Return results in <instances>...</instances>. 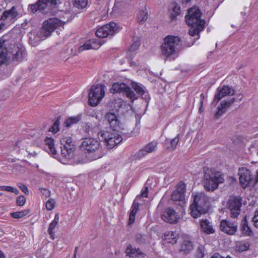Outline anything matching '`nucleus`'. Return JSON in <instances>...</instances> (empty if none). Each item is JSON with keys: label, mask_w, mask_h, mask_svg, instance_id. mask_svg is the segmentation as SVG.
Wrapping results in <instances>:
<instances>
[{"label": "nucleus", "mask_w": 258, "mask_h": 258, "mask_svg": "<svg viewBox=\"0 0 258 258\" xmlns=\"http://www.w3.org/2000/svg\"><path fill=\"white\" fill-rule=\"evenodd\" d=\"M112 132H106L101 133V137L104 139L107 147L111 149L120 143L122 141L121 137L116 132L119 128V121L115 114L108 112L105 116Z\"/></svg>", "instance_id": "obj_1"}, {"label": "nucleus", "mask_w": 258, "mask_h": 258, "mask_svg": "<svg viewBox=\"0 0 258 258\" xmlns=\"http://www.w3.org/2000/svg\"><path fill=\"white\" fill-rule=\"evenodd\" d=\"M80 148L87 154V157L91 161L99 159L105 154L100 142L92 138L84 139L81 144Z\"/></svg>", "instance_id": "obj_2"}, {"label": "nucleus", "mask_w": 258, "mask_h": 258, "mask_svg": "<svg viewBox=\"0 0 258 258\" xmlns=\"http://www.w3.org/2000/svg\"><path fill=\"white\" fill-rule=\"evenodd\" d=\"M192 197L193 202L189 207L190 214L192 217L197 218L209 211L210 199L203 192L192 194Z\"/></svg>", "instance_id": "obj_3"}, {"label": "nucleus", "mask_w": 258, "mask_h": 258, "mask_svg": "<svg viewBox=\"0 0 258 258\" xmlns=\"http://www.w3.org/2000/svg\"><path fill=\"white\" fill-rule=\"evenodd\" d=\"M181 40L178 36L168 35L164 38L161 45L162 55L168 57L181 49Z\"/></svg>", "instance_id": "obj_4"}, {"label": "nucleus", "mask_w": 258, "mask_h": 258, "mask_svg": "<svg viewBox=\"0 0 258 258\" xmlns=\"http://www.w3.org/2000/svg\"><path fill=\"white\" fill-rule=\"evenodd\" d=\"M61 155L58 160L64 164H71L75 155L76 146L71 138H62L60 140Z\"/></svg>", "instance_id": "obj_5"}, {"label": "nucleus", "mask_w": 258, "mask_h": 258, "mask_svg": "<svg viewBox=\"0 0 258 258\" xmlns=\"http://www.w3.org/2000/svg\"><path fill=\"white\" fill-rule=\"evenodd\" d=\"M203 184L207 191H213L218 188L220 183L224 181L220 172L213 173L211 169H204Z\"/></svg>", "instance_id": "obj_6"}, {"label": "nucleus", "mask_w": 258, "mask_h": 258, "mask_svg": "<svg viewBox=\"0 0 258 258\" xmlns=\"http://www.w3.org/2000/svg\"><path fill=\"white\" fill-rule=\"evenodd\" d=\"M64 23L57 18H54L45 21L43 27L38 35L42 40L51 35V33L57 28L63 27Z\"/></svg>", "instance_id": "obj_7"}, {"label": "nucleus", "mask_w": 258, "mask_h": 258, "mask_svg": "<svg viewBox=\"0 0 258 258\" xmlns=\"http://www.w3.org/2000/svg\"><path fill=\"white\" fill-rule=\"evenodd\" d=\"M202 13L197 7L189 9L188 15L185 17V21L188 25H199L200 30L205 28V21L201 19Z\"/></svg>", "instance_id": "obj_8"}, {"label": "nucleus", "mask_w": 258, "mask_h": 258, "mask_svg": "<svg viewBox=\"0 0 258 258\" xmlns=\"http://www.w3.org/2000/svg\"><path fill=\"white\" fill-rule=\"evenodd\" d=\"M105 86L98 84L93 85L89 93V102L91 106H96L105 96Z\"/></svg>", "instance_id": "obj_9"}, {"label": "nucleus", "mask_w": 258, "mask_h": 258, "mask_svg": "<svg viewBox=\"0 0 258 258\" xmlns=\"http://www.w3.org/2000/svg\"><path fill=\"white\" fill-rule=\"evenodd\" d=\"M110 92L112 93H122L132 102L138 99V97L131 88L123 83L116 82L113 83L110 89Z\"/></svg>", "instance_id": "obj_10"}, {"label": "nucleus", "mask_w": 258, "mask_h": 258, "mask_svg": "<svg viewBox=\"0 0 258 258\" xmlns=\"http://www.w3.org/2000/svg\"><path fill=\"white\" fill-rule=\"evenodd\" d=\"M121 28L114 22H110L99 27L96 31V35L99 38L107 37L109 35H113L118 32Z\"/></svg>", "instance_id": "obj_11"}, {"label": "nucleus", "mask_w": 258, "mask_h": 258, "mask_svg": "<svg viewBox=\"0 0 258 258\" xmlns=\"http://www.w3.org/2000/svg\"><path fill=\"white\" fill-rule=\"evenodd\" d=\"M56 3L55 0H38L37 3L29 5V9L33 13L43 12L49 6H54Z\"/></svg>", "instance_id": "obj_12"}, {"label": "nucleus", "mask_w": 258, "mask_h": 258, "mask_svg": "<svg viewBox=\"0 0 258 258\" xmlns=\"http://www.w3.org/2000/svg\"><path fill=\"white\" fill-rule=\"evenodd\" d=\"M241 202L240 198L231 197L228 202L227 207L230 212L231 216L236 218L240 214Z\"/></svg>", "instance_id": "obj_13"}, {"label": "nucleus", "mask_w": 258, "mask_h": 258, "mask_svg": "<svg viewBox=\"0 0 258 258\" xmlns=\"http://www.w3.org/2000/svg\"><path fill=\"white\" fill-rule=\"evenodd\" d=\"M234 93V90L228 86H223L222 87H218L217 89V93L214 96L212 104L215 106L223 97L228 95H233Z\"/></svg>", "instance_id": "obj_14"}, {"label": "nucleus", "mask_w": 258, "mask_h": 258, "mask_svg": "<svg viewBox=\"0 0 258 258\" xmlns=\"http://www.w3.org/2000/svg\"><path fill=\"white\" fill-rule=\"evenodd\" d=\"M19 13L16 8L12 7L11 9L5 11L1 16V20L8 23H13L18 19Z\"/></svg>", "instance_id": "obj_15"}, {"label": "nucleus", "mask_w": 258, "mask_h": 258, "mask_svg": "<svg viewBox=\"0 0 258 258\" xmlns=\"http://www.w3.org/2000/svg\"><path fill=\"white\" fill-rule=\"evenodd\" d=\"M186 185L180 181L176 185V188L171 194V199L174 201H183L185 198Z\"/></svg>", "instance_id": "obj_16"}, {"label": "nucleus", "mask_w": 258, "mask_h": 258, "mask_svg": "<svg viewBox=\"0 0 258 258\" xmlns=\"http://www.w3.org/2000/svg\"><path fill=\"white\" fill-rule=\"evenodd\" d=\"M162 220L167 223L171 224L176 223L179 217L175 210L172 208H167L161 215Z\"/></svg>", "instance_id": "obj_17"}, {"label": "nucleus", "mask_w": 258, "mask_h": 258, "mask_svg": "<svg viewBox=\"0 0 258 258\" xmlns=\"http://www.w3.org/2000/svg\"><path fill=\"white\" fill-rule=\"evenodd\" d=\"M100 121L97 122L87 123L84 126V131L89 136L98 135L101 136V133H103L101 131Z\"/></svg>", "instance_id": "obj_18"}, {"label": "nucleus", "mask_w": 258, "mask_h": 258, "mask_svg": "<svg viewBox=\"0 0 258 258\" xmlns=\"http://www.w3.org/2000/svg\"><path fill=\"white\" fill-rule=\"evenodd\" d=\"M239 182L242 187L245 188L250 183L251 179L250 171L246 168L239 169Z\"/></svg>", "instance_id": "obj_19"}, {"label": "nucleus", "mask_w": 258, "mask_h": 258, "mask_svg": "<svg viewBox=\"0 0 258 258\" xmlns=\"http://www.w3.org/2000/svg\"><path fill=\"white\" fill-rule=\"evenodd\" d=\"M220 228L224 232L233 235L236 232L237 226L234 223L223 220L220 223Z\"/></svg>", "instance_id": "obj_20"}, {"label": "nucleus", "mask_w": 258, "mask_h": 258, "mask_svg": "<svg viewBox=\"0 0 258 258\" xmlns=\"http://www.w3.org/2000/svg\"><path fill=\"white\" fill-rule=\"evenodd\" d=\"M235 100L234 98L228 99L222 101L217 107V111L215 114V117L219 118L223 115L226 110L231 106Z\"/></svg>", "instance_id": "obj_21"}, {"label": "nucleus", "mask_w": 258, "mask_h": 258, "mask_svg": "<svg viewBox=\"0 0 258 258\" xmlns=\"http://www.w3.org/2000/svg\"><path fill=\"white\" fill-rule=\"evenodd\" d=\"M132 85L134 90L139 95H141L144 99L148 100L149 99L148 92L146 88L142 84L133 82Z\"/></svg>", "instance_id": "obj_22"}, {"label": "nucleus", "mask_w": 258, "mask_h": 258, "mask_svg": "<svg viewBox=\"0 0 258 258\" xmlns=\"http://www.w3.org/2000/svg\"><path fill=\"white\" fill-rule=\"evenodd\" d=\"M98 41L95 39H91L87 41L84 44L80 46L79 48V51L82 52L85 50L97 49L101 46Z\"/></svg>", "instance_id": "obj_23"}, {"label": "nucleus", "mask_w": 258, "mask_h": 258, "mask_svg": "<svg viewBox=\"0 0 258 258\" xmlns=\"http://www.w3.org/2000/svg\"><path fill=\"white\" fill-rule=\"evenodd\" d=\"M44 142L46 146L45 148L48 152L51 154L54 158L58 159V155L54 147V140L51 138L47 137L45 139Z\"/></svg>", "instance_id": "obj_24"}, {"label": "nucleus", "mask_w": 258, "mask_h": 258, "mask_svg": "<svg viewBox=\"0 0 258 258\" xmlns=\"http://www.w3.org/2000/svg\"><path fill=\"white\" fill-rule=\"evenodd\" d=\"M139 203L137 201V199H135L131 207V211L130 213L128 224L131 225L134 223L135 220V217L136 213L139 210Z\"/></svg>", "instance_id": "obj_25"}, {"label": "nucleus", "mask_w": 258, "mask_h": 258, "mask_svg": "<svg viewBox=\"0 0 258 258\" xmlns=\"http://www.w3.org/2000/svg\"><path fill=\"white\" fill-rule=\"evenodd\" d=\"M59 219V214H56L55 215L54 219L51 222L48 228V233L50 235V237L53 240L55 238V232L54 229L58 225Z\"/></svg>", "instance_id": "obj_26"}, {"label": "nucleus", "mask_w": 258, "mask_h": 258, "mask_svg": "<svg viewBox=\"0 0 258 258\" xmlns=\"http://www.w3.org/2000/svg\"><path fill=\"white\" fill-rule=\"evenodd\" d=\"M125 253L127 256H128L131 257H135L136 256L142 255L143 254V253L140 250L139 248L133 247V246L131 244H128L127 245L125 250Z\"/></svg>", "instance_id": "obj_27"}, {"label": "nucleus", "mask_w": 258, "mask_h": 258, "mask_svg": "<svg viewBox=\"0 0 258 258\" xmlns=\"http://www.w3.org/2000/svg\"><path fill=\"white\" fill-rule=\"evenodd\" d=\"M179 238V234L176 231H168L164 234V239L168 243L175 244Z\"/></svg>", "instance_id": "obj_28"}, {"label": "nucleus", "mask_w": 258, "mask_h": 258, "mask_svg": "<svg viewBox=\"0 0 258 258\" xmlns=\"http://www.w3.org/2000/svg\"><path fill=\"white\" fill-rule=\"evenodd\" d=\"M200 226L204 232L207 234L213 233L215 232L211 222L207 219L202 220Z\"/></svg>", "instance_id": "obj_29"}, {"label": "nucleus", "mask_w": 258, "mask_h": 258, "mask_svg": "<svg viewBox=\"0 0 258 258\" xmlns=\"http://www.w3.org/2000/svg\"><path fill=\"white\" fill-rule=\"evenodd\" d=\"M14 52L12 54L13 60L17 61H21L25 54V51L18 46H14Z\"/></svg>", "instance_id": "obj_30"}, {"label": "nucleus", "mask_w": 258, "mask_h": 258, "mask_svg": "<svg viewBox=\"0 0 258 258\" xmlns=\"http://www.w3.org/2000/svg\"><path fill=\"white\" fill-rule=\"evenodd\" d=\"M171 10V17L172 20H174L177 15L180 14V8L176 3H172L170 6Z\"/></svg>", "instance_id": "obj_31"}, {"label": "nucleus", "mask_w": 258, "mask_h": 258, "mask_svg": "<svg viewBox=\"0 0 258 258\" xmlns=\"http://www.w3.org/2000/svg\"><path fill=\"white\" fill-rule=\"evenodd\" d=\"M8 52L5 42H0V64H3L6 61Z\"/></svg>", "instance_id": "obj_32"}, {"label": "nucleus", "mask_w": 258, "mask_h": 258, "mask_svg": "<svg viewBox=\"0 0 258 258\" xmlns=\"http://www.w3.org/2000/svg\"><path fill=\"white\" fill-rule=\"evenodd\" d=\"M241 230L243 234L247 236H250L252 233V231L248 225L246 217L243 218L241 224Z\"/></svg>", "instance_id": "obj_33"}, {"label": "nucleus", "mask_w": 258, "mask_h": 258, "mask_svg": "<svg viewBox=\"0 0 258 258\" xmlns=\"http://www.w3.org/2000/svg\"><path fill=\"white\" fill-rule=\"evenodd\" d=\"M193 249V245L192 242L188 240H185L183 241L181 245L180 250L184 251L185 253H188Z\"/></svg>", "instance_id": "obj_34"}, {"label": "nucleus", "mask_w": 258, "mask_h": 258, "mask_svg": "<svg viewBox=\"0 0 258 258\" xmlns=\"http://www.w3.org/2000/svg\"><path fill=\"white\" fill-rule=\"evenodd\" d=\"M81 118V115H78L75 116L70 117L66 120L64 124L67 127H70L74 124L78 123Z\"/></svg>", "instance_id": "obj_35"}, {"label": "nucleus", "mask_w": 258, "mask_h": 258, "mask_svg": "<svg viewBox=\"0 0 258 258\" xmlns=\"http://www.w3.org/2000/svg\"><path fill=\"white\" fill-rule=\"evenodd\" d=\"M158 143L156 141L151 142L147 144L144 148L148 154L155 152L157 149Z\"/></svg>", "instance_id": "obj_36"}, {"label": "nucleus", "mask_w": 258, "mask_h": 258, "mask_svg": "<svg viewBox=\"0 0 258 258\" xmlns=\"http://www.w3.org/2000/svg\"><path fill=\"white\" fill-rule=\"evenodd\" d=\"M74 6L79 9H83L86 7L88 0H71Z\"/></svg>", "instance_id": "obj_37"}, {"label": "nucleus", "mask_w": 258, "mask_h": 258, "mask_svg": "<svg viewBox=\"0 0 258 258\" xmlns=\"http://www.w3.org/2000/svg\"><path fill=\"white\" fill-rule=\"evenodd\" d=\"M191 27L189 30V34L191 36H195L196 35H198V38L197 39L199 38V33L203 31V30H200L199 28V25H191Z\"/></svg>", "instance_id": "obj_38"}, {"label": "nucleus", "mask_w": 258, "mask_h": 258, "mask_svg": "<svg viewBox=\"0 0 258 258\" xmlns=\"http://www.w3.org/2000/svg\"><path fill=\"white\" fill-rule=\"evenodd\" d=\"M249 246L248 243L240 242L236 244V249L238 251H244L249 248Z\"/></svg>", "instance_id": "obj_39"}, {"label": "nucleus", "mask_w": 258, "mask_h": 258, "mask_svg": "<svg viewBox=\"0 0 258 258\" xmlns=\"http://www.w3.org/2000/svg\"><path fill=\"white\" fill-rule=\"evenodd\" d=\"M29 213L28 210H23L21 211L15 212L11 213V216L15 219H19L27 215Z\"/></svg>", "instance_id": "obj_40"}, {"label": "nucleus", "mask_w": 258, "mask_h": 258, "mask_svg": "<svg viewBox=\"0 0 258 258\" xmlns=\"http://www.w3.org/2000/svg\"><path fill=\"white\" fill-rule=\"evenodd\" d=\"M141 44L140 40L137 38L134 40V42L128 49L130 52L134 51L137 50Z\"/></svg>", "instance_id": "obj_41"}, {"label": "nucleus", "mask_w": 258, "mask_h": 258, "mask_svg": "<svg viewBox=\"0 0 258 258\" xmlns=\"http://www.w3.org/2000/svg\"><path fill=\"white\" fill-rule=\"evenodd\" d=\"M60 117H58L53 125L49 128V131L52 133H56L59 130V125L60 123Z\"/></svg>", "instance_id": "obj_42"}, {"label": "nucleus", "mask_w": 258, "mask_h": 258, "mask_svg": "<svg viewBox=\"0 0 258 258\" xmlns=\"http://www.w3.org/2000/svg\"><path fill=\"white\" fill-rule=\"evenodd\" d=\"M138 17L139 22L144 23L148 18L147 12L145 10L140 11Z\"/></svg>", "instance_id": "obj_43"}, {"label": "nucleus", "mask_w": 258, "mask_h": 258, "mask_svg": "<svg viewBox=\"0 0 258 258\" xmlns=\"http://www.w3.org/2000/svg\"><path fill=\"white\" fill-rule=\"evenodd\" d=\"M147 154L148 153L145 149L143 148L135 154V157L136 159H140L145 157Z\"/></svg>", "instance_id": "obj_44"}, {"label": "nucleus", "mask_w": 258, "mask_h": 258, "mask_svg": "<svg viewBox=\"0 0 258 258\" xmlns=\"http://www.w3.org/2000/svg\"><path fill=\"white\" fill-rule=\"evenodd\" d=\"M179 141V134H178L174 139L171 140L170 145H171V147H172V151L175 149Z\"/></svg>", "instance_id": "obj_45"}, {"label": "nucleus", "mask_w": 258, "mask_h": 258, "mask_svg": "<svg viewBox=\"0 0 258 258\" xmlns=\"http://www.w3.org/2000/svg\"><path fill=\"white\" fill-rule=\"evenodd\" d=\"M55 202L53 199L48 200L46 203V208L47 210L50 211L54 208Z\"/></svg>", "instance_id": "obj_46"}, {"label": "nucleus", "mask_w": 258, "mask_h": 258, "mask_svg": "<svg viewBox=\"0 0 258 258\" xmlns=\"http://www.w3.org/2000/svg\"><path fill=\"white\" fill-rule=\"evenodd\" d=\"M26 203V199L23 196H20L17 198L16 203L19 206H23Z\"/></svg>", "instance_id": "obj_47"}, {"label": "nucleus", "mask_w": 258, "mask_h": 258, "mask_svg": "<svg viewBox=\"0 0 258 258\" xmlns=\"http://www.w3.org/2000/svg\"><path fill=\"white\" fill-rule=\"evenodd\" d=\"M17 186L21 189V190L25 193L26 195L29 194V190L27 186L22 183H18Z\"/></svg>", "instance_id": "obj_48"}, {"label": "nucleus", "mask_w": 258, "mask_h": 258, "mask_svg": "<svg viewBox=\"0 0 258 258\" xmlns=\"http://www.w3.org/2000/svg\"><path fill=\"white\" fill-rule=\"evenodd\" d=\"M148 195V186H146L145 187L144 190L142 191L141 194L137 196V197L135 199H137V201H138V200L139 199H140L142 197L147 198Z\"/></svg>", "instance_id": "obj_49"}, {"label": "nucleus", "mask_w": 258, "mask_h": 258, "mask_svg": "<svg viewBox=\"0 0 258 258\" xmlns=\"http://www.w3.org/2000/svg\"><path fill=\"white\" fill-rule=\"evenodd\" d=\"M6 191L13 192L16 195H18L19 194V191L17 188L11 186H6Z\"/></svg>", "instance_id": "obj_50"}, {"label": "nucleus", "mask_w": 258, "mask_h": 258, "mask_svg": "<svg viewBox=\"0 0 258 258\" xmlns=\"http://www.w3.org/2000/svg\"><path fill=\"white\" fill-rule=\"evenodd\" d=\"M171 139H166L164 142V145L168 150L172 151V147H171V145H170Z\"/></svg>", "instance_id": "obj_51"}, {"label": "nucleus", "mask_w": 258, "mask_h": 258, "mask_svg": "<svg viewBox=\"0 0 258 258\" xmlns=\"http://www.w3.org/2000/svg\"><path fill=\"white\" fill-rule=\"evenodd\" d=\"M40 189L41 190V193L45 197H48L50 196V192L48 189L43 188H40Z\"/></svg>", "instance_id": "obj_52"}, {"label": "nucleus", "mask_w": 258, "mask_h": 258, "mask_svg": "<svg viewBox=\"0 0 258 258\" xmlns=\"http://www.w3.org/2000/svg\"><path fill=\"white\" fill-rule=\"evenodd\" d=\"M254 226L258 228V215H255L252 218Z\"/></svg>", "instance_id": "obj_53"}, {"label": "nucleus", "mask_w": 258, "mask_h": 258, "mask_svg": "<svg viewBox=\"0 0 258 258\" xmlns=\"http://www.w3.org/2000/svg\"><path fill=\"white\" fill-rule=\"evenodd\" d=\"M211 258H231V257L230 256L224 257V256H221V255H220L218 253H215L213 255V256L211 257Z\"/></svg>", "instance_id": "obj_54"}, {"label": "nucleus", "mask_w": 258, "mask_h": 258, "mask_svg": "<svg viewBox=\"0 0 258 258\" xmlns=\"http://www.w3.org/2000/svg\"><path fill=\"white\" fill-rule=\"evenodd\" d=\"M200 97H201V101H200V103H201V106L200 107V110L201 109L202 106H203V102H204V98H205V95L203 93H202L200 95Z\"/></svg>", "instance_id": "obj_55"}, {"label": "nucleus", "mask_w": 258, "mask_h": 258, "mask_svg": "<svg viewBox=\"0 0 258 258\" xmlns=\"http://www.w3.org/2000/svg\"><path fill=\"white\" fill-rule=\"evenodd\" d=\"M6 186H0V190L6 191Z\"/></svg>", "instance_id": "obj_56"}, {"label": "nucleus", "mask_w": 258, "mask_h": 258, "mask_svg": "<svg viewBox=\"0 0 258 258\" xmlns=\"http://www.w3.org/2000/svg\"><path fill=\"white\" fill-rule=\"evenodd\" d=\"M29 154L31 155H32V156H35L37 155V153L35 152H30L29 151H27Z\"/></svg>", "instance_id": "obj_57"}, {"label": "nucleus", "mask_w": 258, "mask_h": 258, "mask_svg": "<svg viewBox=\"0 0 258 258\" xmlns=\"http://www.w3.org/2000/svg\"><path fill=\"white\" fill-rule=\"evenodd\" d=\"M0 258H5L4 253L0 250Z\"/></svg>", "instance_id": "obj_58"}, {"label": "nucleus", "mask_w": 258, "mask_h": 258, "mask_svg": "<svg viewBox=\"0 0 258 258\" xmlns=\"http://www.w3.org/2000/svg\"><path fill=\"white\" fill-rule=\"evenodd\" d=\"M255 181L256 182H258V170L256 171V175L255 178Z\"/></svg>", "instance_id": "obj_59"}, {"label": "nucleus", "mask_w": 258, "mask_h": 258, "mask_svg": "<svg viewBox=\"0 0 258 258\" xmlns=\"http://www.w3.org/2000/svg\"><path fill=\"white\" fill-rule=\"evenodd\" d=\"M4 26H5V24H4L3 23L0 24V31L3 29Z\"/></svg>", "instance_id": "obj_60"}, {"label": "nucleus", "mask_w": 258, "mask_h": 258, "mask_svg": "<svg viewBox=\"0 0 258 258\" xmlns=\"http://www.w3.org/2000/svg\"><path fill=\"white\" fill-rule=\"evenodd\" d=\"M78 248L77 247H76L75 248V253H74V257H75V258L76 255V252H77V250Z\"/></svg>", "instance_id": "obj_61"}, {"label": "nucleus", "mask_w": 258, "mask_h": 258, "mask_svg": "<svg viewBox=\"0 0 258 258\" xmlns=\"http://www.w3.org/2000/svg\"><path fill=\"white\" fill-rule=\"evenodd\" d=\"M138 236L141 237V235H138V236H137V240H138V242H142V241H141V240L139 241V240H138V238H139Z\"/></svg>", "instance_id": "obj_62"}, {"label": "nucleus", "mask_w": 258, "mask_h": 258, "mask_svg": "<svg viewBox=\"0 0 258 258\" xmlns=\"http://www.w3.org/2000/svg\"><path fill=\"white\" fill-rule=\"evenodd\" d=\"M255 215H258V210L255 212Z\"/></svg>", "instance_id": "obj_63"}, {"label": "nucleus", "mask_w": 258, "mask_h": 258, "mask_svg": "<svg viewBox=\"0 0 258 258\" xmlns=\"http://www.w3.org/2000/svg\"><path fill=\"white\" fill-rule=\"evenodd\" d=\"M3 195V194L2 192H0V196H2Z\"/></svg>", "instance_id": "obj_64"}]
</instances>
